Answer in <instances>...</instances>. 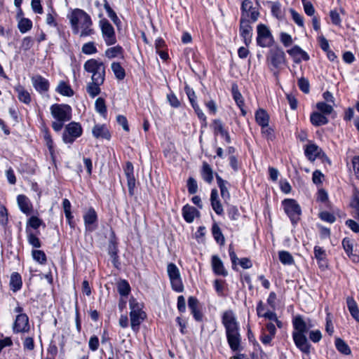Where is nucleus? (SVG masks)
Wrapping results in <instances>:
<instances>
[{
    "instance_id": "30",
    "label": "nucleus",
    "mask_w": 359,
    "mask_h": 359,
    "mask_svg": "<svg viewBox=\"0 0 359 359\" xmlns=\"http://www.w3.org/2000/svg\"><path fill=\"white\" fill-rule=\"evenodd\" d=\"M108 253L112 259L113 264L117 267L118 263V248L114 239H111L108 245Z\"/></svg>"
},
{
    "instance_id": "61",
    "label": "nucleus",
    "mask_w": 359,
    "mask_h": 359,
    "mask_svg": "<svg viewBox=\"0 0 359 359\" xmlns=\"http://www.w3.org/2000/svg\"><path fill=\"white\" fill-rule=\"evenodd\" d=\"M318 41L319 43V46L320 48L324 51H327L330 49V45L327 39L323 36L321 35L318 36Z\"/></svg>"
},
{
    "instance_id": "28",
    "label": "nucleus",
    "mask_w": 359,
    "mask_h": 359,
    "mask_svg": "<svg viewBox=\"0 0 359 359\" xmlns=\"http://www.w3.org/2000/svg\"><path fill=\"white\" fill-rule=\"evenodd\" d=\"M246 1H247V0H244L242 2V5H241L243 15L241 18V27H240L241 35L243 38V41L245 44H247V20H245L244 13L245 11Z\"/></svg>"
},
{
    "instance_id": "41",
    "label": "nucleus",
    "mask_w": 359,
    "mask_h": 359,
    "mask_svg": "<svg viewBox=\"0 0 359 359\" xmlns=\"http://www.w3.org/2000/svg\"><path fill=\"white\" fill-rule=\"evenodd\" d=\"M202 176L203 180L208 183H211L213 180V173L211 168L207 163H203Z\"/></svg>"
},
{
    "instance_id": "53",
    "label": "nucleus",
    "mask_w": 359,
    "mask_h": 359,
    "mask_svg": "<svg viewBox=\"0 0 359 359\" xmlns=\"http://www.w3.org/2000/svg\"><path fill=\"white\" fill-rule=\"evenodd\" d=\"M280 41L285 47L291 46L293 42L292 36L286 32L280 33Z\"/></svg>"
},
{
    "instance_id": "24",
    "label": "nucleus",
    "mask_w": 359,
    "mask_h": 359,
    "mask_svg": "<svg viewBox=\"0 0 359 359\" xmlns=\"http://www.w3.org/2000/svg\"><path fill=\"white\" fill-rule=\"evenodd\" d=\"M93 135L96 138L109 140L111 135L104 125H95L92 130Z\"/></svg>"
},
{
    "instance_id": "14",
    "label": "nucleus",
    "mask_w": 359,
    "mask_h": 359,
    "mask_svg": "<svg viewBox=\"0 0 359 359\" xmlns=\"http://www.w3.org/2000/svg\"><path fill=\"white\" fill-rule=\"evenodd\" d=\"M83 220L87 231H93L97 227V215L95 210L90 208L83 215Z\"/></svg>"
},
{
    "instance_id": "57",
    "label": "nucleus",
    "mask_w": 359,
    "mask_h": 359,
    "mask_svg": "<svg viewBox=\"0 0 359 359\" xmlns=\"http://www.w3.org/2000/svg\"><path fill=\"white\" fill-rule=\"evenodd\" d=\"M23 348L27 351H32L34 348V339L31 337H25L22 342Z\"/></svg>"
},
{
    "instance_id": "54",
    "label": "nucleus",
    "mask_w": 359,
    "mask_h": 359,
    "mask_svg": "<svg viewBox=\"0 0 359 359\" xmlns=\"http://www.w3.org/2000/svg\"><path fill=\"white\" fill-rule=\"evenodd\" d=\"M187 188L188 191L190 194H194L197 192L198 191V184L196 181L192 178L189 177L187 181Z\"/></svg>"
},
{
    "instance_id": "16",
    "label": "nucleus",
    "mask_w": 359,
    "mask_h": 359,
    "mask_svg": "<svg viewBox=\"0 0 359 359\" xmlns=\"http://www.w3.org/2000/svg\"><path fill=\"white\" fill-rule=\"evenodd\" d=\"M323 152L321 148H320L316 144H309L305 146L304 154L309 161H314L316 158L320 156V154Z\"/></svg>"
},
{
    "instance_id": "7",
    "label": "nucleus",
    "mask_w": 359,
    "mask_h": 359,
    "mask_svg": "<svg viewBox=\"0 0 359 359\" xmlns=\"http://www.w3.org/2000/svg\"><path fill=\"white\" fill-rule=\"evenodd\" d=\"M257 43L262 48H270L275 45V40L269 28L264 25L259 24L257 27Z\"/></svg>"
},
{
    "instance_id": "19",
    "label": "nucleus",
    "mask_w": 359,
    "mask_h": 359,
    "mask_svg": "<svg viewBox=\"0 0 359 359\" xmlns=\"http://www.w3.org/2000/svg\"><path fill=\"white\" fill-rule=\"evenodd\" d=\"M341 245L347 256L351 259L352 262H357L358 258L356 254L353 253V243L351 239L348 237L343 238Z\"/></svg>"
},
{
    "instance_id": "17",
    "label": "nucleus",
    "mask_w": 359,
    "mask_h": 359,
    "mask_svg": "<svg viewBox=\"0 0 359 359\" xmlns=\"http://www.w3.org/2000/svg\"><path fill=\"white\" fill-rule=\"evenodd\" d=\"M144 316L145 314L142 310L139 311H130V325L133 330L137 332L139 330V325L143 320Z\"/></svg>"
},
{
    "instance_id": "10",
    "label": "nucleus",
    "mask_w": 359,
    "mask_h": 359,
    "mask_svg": "<svg viewBox=\"0 0 359 359\" xmlns=\"http://www.w3.org/2000/svg\"><path fill=\"white\" fill-rule=\"evenodd\" d=\"M167 272L170 280L172 287L177 292H182L184 287L182 282L179 269L173 263H170L167 266Z\"/></svg>"
},
{
    "instance_id": "64",
    "label": "nucleus",
    "mask_w": 359,
    "mask_h": 359,
    "mask_svg": "<svg viewBox=\"0 0 359 359\" xmlns=\"http://www.w3.org/2000/svg\"><path fill=\"white\" fill-rule=\"evenodd\" d=\"M351 161L355 177L359 180V156H354Z\"/></svg>"
},
{
    "instance_id": "15",
    "label": "nucleus",
    "mask_w": 359,
    "mask_h": 359,
    "mask_svg": "<svg viewBox=\"0 0 359 359\" xmlns=\"http://www.w3.org/2000/svg\"><path fill=\"white\" fill-rule=\"evenodd\" d=\"M34 88L40 93L47 92L49 88L48 81L40 75H36L32 78Z\"/></svg>"
},
{
    "instance_id": "26",
    "label": "nucleus",
    "mask_w": 359,
    "mask_h": 359,
    "mask_svg": "<svg viewBox=\"0 0 359 359\" xmlns=\"http://www.w3.org/2000/svg\"><path fill=\"white\" fill-rule=\"evenodd\" d=\"M232 95L235 102H236L238 107L240 108L241 111L242 115L245 116L246 111L244 109V100L242 95L238 90V86L235 84L232 86Z\"/></svg>"
},
{
    "instance_id": "52",
    "label": "nucleus",
    "mask_w": 359,
    "mask_h": 359,
    "mask_svg": "<svg viewBox=\"0 0 359 359\" xmlns=\"http://www.w3.org/2000/svg\"><path fill=\"white\" fill-rule=\"evenodd\" d=\"M309 332V339L313 343H318L322 339V333L320 330H310Z\"/></svg>"
},
{
    "instance_id": "4",
    "label": "nucleus",
    "mask_w": 359,
    "mask_h": 359,
    "mask_svg": "<svg viewBox=\"0 0 359 359\" xmlns=\"http://www.w3.org/2000/svg\"><path fill=\"white\" fill-rule=\"evenodd\" d=\"M266 62L273 75L278 76L280 71L287 64L286 55L283 49L277 44L269 48L266 55Z\"/></svg>"
},
{
    "instance_id": "58",
    "label": "nucleus",
    "mask_w": 359,
    "mask_h": 359,
    "mask_svg": "<svg viewBox=\"0 0 359 359\" xmlns=\"http://www.w3.org/2000/svg\"><path fill=\"white\" fill-rule=\"evenodd\" d=\"M324 175L321 171L316 170L312 174V180L315 184H320L323 182Z\"/></svg>"
},
{
    "instance_id": "18",
    "label": "nucleus",
    "mask_w": 359,
    "mask_h": 359,
    "mask_svg": "<svg viewBox=\"0 0 359 359\" xmlns=\"http://www.w3.org/2000/svg\"><path fill=\"white\" fill-rule=\"evenodd\" d=\"M310 121L313 126L318 127L329 123L327 116L318 111H313L310 115Z\"/></svg>"
},
{
    "instance_id": "27",
    "label": "nucleus",
    "mask_w": 359,
    "mask_h": 359,
    "mask_svg": "<svg viewBox=\"0 0 359 359\" xmlns=\"http://www.w3.org/2000/svg\"><path fill=\"white\" fill-rule=\"evenodd\" d=\"M346 304L351 316L359 323V309L357 302L353 297H348Z\"/></svg>"
},
{
    "instance_id": "32",
    "label": "nucleus",
    "mask_w": 359,
    "mask_h": 359,
    "mask_svg": "<svg viewBox=\"0 0 359 359\" xmlns=\"http://www.w3.org/2000/svg\"><path fill=\"white\" fill-rule=\"evenodd\" d=\"M123 49L120 46H116L109 48L104 52L105 56L109 59H112L118 56L123 57Z\"/></svg>"
},
{
    "instance_id": "51",
    "label": "nucleus",
    "mask_w": 359,
    "mask_h": 359,
    "mask_svg": "<svg viewBox=\"0 0 359 359\" xmlns=\"http://www.w3.org/2000/svg\"><path fill=\"white\" fill-rule=\"evenodd\" d=\"M118 290L121 295H128L130 290L128 283L126 280H121L118 285Z\"/></svg>"
},
{
    "instance_id": "55",
    "label": "nucleus",
    "mask_w": 359,
    "mask_h": 359,
    "mask_svg": "<svg viewBox=\"0 0 359 359\" xmlns=\"http://www.w3.org/2000/svg\"><path fill=\"white\" fill-rule=\"evenodd\" d=\"M213 129L215 134L222 135L226 130L220 120H215L213 121Z\"/></svg>"
},
{
    "instance_id": "11",
    "label": "nucleus",
    "mask_w": 359,
    "mask_h": 359,
    "mask_svg": "<svg viewBox=\"0 0 359 359\" xmlns=\"http://www.w3.org/2000/svg\"><path fill=\"white\" fill-rule=\"evenodd\" d=\"M50 112L59 121H67L72 118V109L67 104H54L50 107Z\"/></svg>"
},
{
    "instance_id": "50",
    "label": "nucleus",
    "mask_w": 359,
    "mask_h": 359,
    "mask_svg": "<svg viewBox=\"0 0 359 359\" xmlns=\"http://www.w3.org/2000/svg\"><path fill=\"white\" fill-rule=\"evenodd\" d=\"M290 13H291V16L294 22L300 27H303L304 26V18L302 15H301L299 13H297L294 9L290 8Z\"/></svg>"
},
{
    "instance_id": "60",
    "label": "nucleus",
    "mask_w": 359,
    "mask_h": 359,
    "mask_svg": "<svg viewBox=\"0 0 359 359\" xmlns=\"http://www.w3.org/2000/svg\"><path fill=\"white\" fill-rule=\"evenodd\" d=\"M167 100L172 107L177 108L180 106V102L173 93L168 94L167 95Z\"/></svg>"
},
{
    "instance_id": "48",
    "label": "nucleus",
    "mask_w": 359,
    "mask_h": 359,
    "mask_svg": "<svg viewBox=\"0 0 359 359\" xmlns=\"http://www.w3.org/2000/svg\"><path fill=\"white\" fill-rule=\"evenodd\" d=\"M82 53L86 55H92L97 52V49L93 41L86 43L83 45L81 48Z\"/></svg>"
},
{
    "instance_id": "63",
    "label": "nucleus",
    "mask_w": 359,
    "mask_h": 359,
    "mask_svg": "<svg viewBox=\"0 0 359 359\" xmlns=\"http://www.w3.org/2000/svg\"><path fill=\"white\" fill-rule=\"evenodd\" d=\"M88 346L89 348L93 351H95L98 349L99 347V339L97 336H93L90 338L88 341Z\"/></svg>"
},
{
    "instance_id": "45",
    "label": "nucleus",
    "mask_w": 359,
    "mask_h": 359,
    "mask_svg": "<svg viewBox=\"0 0 359 359\" xmlns=\"http://www.w3.org/2000/svg\"><path fill=\"white\" fill-rule=\"evenodd\" d=\"M271 14L276 18L280 20L283 15L281 10V4L279 1L273 2L271 7Z\"/></svg>"
},
{
    "instance_id": "9",
    "label": "nucleus",
    "mask_w": 359,
    "mask_h": 359,
    "mask_svg": "<svg viewBox=\"0 0 359 359\" xmlns=\"http://www.w3.org/2000/svg\"><path fill=\"white\" fill-rule=\"evenodd\" d=\"M81 125L76 122H71L65 126L62 134V140L66 144H72L75 140L82 135Z\"/></svg>"
},
{
    "instance_id": "6",
    "label": "nucleus",
    "mask_w": 359,
    "mask_h": 359,
    "mask_svg": "<svg viewBox=\"0 0 359 359\" xmlns=\"http://www.w3.org/2000/svg\"><path fill=\"white\" fill-rule=\"evenodd\" d=\"M284 211L290 218L293 226H295L300 220L302 208L296 200L286 198L282 201Z\"/></svg>"
},
{
    "instance_id": "21",
    "label": "nucleus",
    "mask_w": 359,
    "mask_h": 359,
    "mask_svg": "<svg viewBox=\"0 0 359 359\" xmlns=\"http://www.w3.org/2000/svg\"><path fill=\"white\" fill-rule=\"evenodd\" d=\"M255 117L256 123L260 127L267 126L269 123V115L267 111L263 109H259L257 110L255 114Z\"/></svg>"
},
{
    "instance_id": "25",
    "label": "nucleus",
    "mask_w": 359,
    "mask_h": 359,
    "mask_svg": "<svg viewBox=\"0 0 359 359\" xmlns=\"http://www.w3.org/2000/svg\"><path fill=\"white\" fill-rule=\"evenodd\" d=\"M212 266L213 271L216 274L222 275L224 276H226L227 275V271L225 270L223 263L218 256H212Z\"/></svg>"
},
{
    "instance_id": "13",
    "label": "nucleus",
    "mask_w": 359,
    "mask_h": 359,
    "mask_svg": "<svg viewBox=\"0 0 359 359\" xmlns=\"http://www.w3.org/2000/svg\"><path fill=\"white\" fill-rule=\"evenodd\" d=\"M287 53L297 64L300 63L302 60L309 61L310 59L309 54L298 45H294L292 48L287 50Z\"/></svg>"
},
{
    "instance_id": "20",
    "label": "nucleus",
    "mask_w": 359,
    "mask_h": 359,
    "mask_svg": "<svg viewBox=\"0 0 359 359\" xmlns=\"http://www.w3.org/2000/svg\"><path fill=\"white\" fill-rule=\"evenodd\" d=\"M20 209L26 215H29L32 210V205L29 198L25 195H19L17 198Z\"/></svg>"
},
{
    "instance_id": "2",
    "label": "nucleus",
    "mask_w": 359,
    "mask_h": 359,
    "mask_svg": "<svg viewBox=\"0 0 359 359\" xmlns=\"http://www.w3.org/2000/svg\"><path fill=\"white\" fill-rule=\"evenodd\" d=\"M67 18L69 20L72 32L79 34L80 37L93 35L95 29L93 27V20L90 15L80 8L73 9Z\"/></svg>"
},
{
    "instance_id": "34",
    "label": "nucleus",
    "mask_w": 359,
    "mask_h": 359,
    "mask_svg": "<svg viewBox=\"0 0 359 359\" xmlns=\"http://www.w3.org/2000/svg\"><path fill=\"white\" fill-rule=\"evenodd\" d=\"M111 69L114 74L115 77L118 80H123L126 76L124 69L119 62H114L111 65Z\"/></svg>"
},
{
    "instance_id": "62",
    "label": "nucleus",
    "mask_w": 359,
    "mask_h": 359,
    "mask_svg": "<svg viewBox=\"0 0 359 359\" xmlns=\"http://www.w3.org/2000/svg\"><path fill=\"white\" fill-rule=\"evenodd\" d=\"M286 98L290 104V109L292 110L297 109L298 106V101L295 96L292 94H287Z\"/></svg>"
},
{
    "instance_id": "33",
    "label": "nucleus",
    "mask_w": 359,
    "mask_h": 359,
    "mask_svg": "<svg viewBox=\"0 0 359 359\" xmlns=\"http://www.w3.org/2000/svg\"><path fill=\"white\" fill-rule=\"evenodd\" d=\"M278 258L280 262L284 265H292L294 264V259L290 252L285 250L278 252Z\"/></svg>"
},
{
    "instance_id": "43",
    "label": "nucleus",
    "mask_w": 359,
    "mask_h": 359,
    "mask_svg": "<svg viewBox=\"0 0 359 359\" xmlns=\"http://www.w3.org/2000/svg\"><path fill=\"white\" fill-rule=\"evenodd\" d=\"M95 107L97 112L100 115L105 116L107 114V107L105 104L104 99L102 97H98L96 99L95 102Z\"/></svg>"
},
{
    "instance_id": "40",
    "label": "nucleus",
    "mask_w": 359,
    "mask_h": 359,
    "mask_svg": "<svg viewBox=\"0 0 359 359\" xmlns=\"http://www.w3.org/2000/svg\"><path fill=\"white\" fill-rule=\"evenodd\" d=\"M216 179H217V184L220 189L222 197L225 200L229 199L230 197V195H229V191L227 189V187L226 186L227 182L226 181L223 180L219 175L216 176Z\"/></svg>"
},
{
    "instance_id": "1",
    "label": "nucleus",
    "mask_w": 359,
    "mask_h": 359,
    "mask_svg": "<svg viewBox=\"0 0 359 359\" xmlns=\"http://www.w3.org/2000/svg\"><path fill=\"white\" fill-rule=\"evenodd\" d=\"M292 324V337L296 347L302 353L310 355L312 346L306 337V334L314 327L313 320L309 318L305 320L302 315L298 314L293 316Z\"/></svg>"
},
{
    "instance_id": "5",
    "label": "nucleus",
    "mask_w": 359,
    "mask_h": 359,
    "mask_svg": "<svg viewBox=\"0 0 359 359\" xmlns=\"http://www.w3.org/2000/svg\"><path fill=\"white\" fill-rule=\"evenodd\" d=\"M86 72L90 73L91 80L95 81H104L105 80V65L96 59L88 60L83 65Z\"/></svg>"
},
{
    "instance_id": "37",
    "label": "nucleus",
    "mask_w": 359,
    "mask_h": 359,
    "mask_svg": "<svg viewBox=\"0 0 359 359\" xmlns=\"http://www.w3.org/2000/svg\"><path fill=\"white\" fill-rule=\"evenodd\" d=\"M261 133L262 136L266 139L268 142L273 141L276 139L275 132L273 128L267 125V126L261 127Z\"/></svg>"
},
{
    "instance_id": "59",
    "label": "nucleus",
    "mask_w": 359,
    "mask_h": 359,
    "mask_svg": "<svg viewBox=\"0 0 359 359\" xmlns=\"http://www.w3.org/2000/svg\"><path fill=\"white\" fill-rule=\"evenodd\" d=\"M42 223V220L35 216L31 217L28 221V224L34 229H38Z\"/></svg>"
},
{
    "instance_id": "49",
    "label": "nucleus",
    "mask_w": 359,
    "mask_h": 359,
    "mask_svg": "<svg viewBox=\"0 0 359 359\" xmlns=\"http://www.w3.org/2000/svg\"><path fill=\"white\" fill-rule=\"evenodd\" d=\"M318 217L323 222L333 224L336 221V217L328 211H322L318 213Z\"/></svg>"
},
{
    "instance_id": "35",
    "label": "nucleus",
    "mask_w": 359,
    "mask_h": 359,
    "mask_svg": "<svg viewBox=\"0 0 359 359\" xmlns=\"http://www.w3.org/2000/svg\"><path fill=\"white\" fill-rule=\"evenodd\" d=\"M335 346L339 352L348 355L351 354V351L348 345L341 339L337 338L335 340Z\"/></svg>"
},
{
    "instance_id": "44",
    "label": "nucleus",
    "mask_w": 359,
    "mask_h": 359,
    "mask_svg": "<svg viewBox=\"0 0 359 359\" xmlns=\"http://www.w3.org/2000/svg\"><path fill=\"white\" fill-rule=\"evenodd\" d=\"M313 253L318 264H320V262H325L326 258V252L323 248L316 245L313 249Z\"/></svg>"
},
{
    "instance_id": "22",
    "label": "nucleus",
    "mask_w": 359,
    "mask_h": 359,
    "mask_svg": "<svg viewBox=\"0 0 359 359\" xmlns=\"http://www.w3.org/2000/svg\"><path fill=\"white\" fill-rule=\"evenodd\" d=\"M198 211L193 206L186 205L182 208V215L184 220L188 223H191L195 217L198 214Z\"/></svg>"
},
{
    "instance_id": "42",
    "label": "nucleus",
    "mask_w": 359,
    "mask_h": 359,
    "mask_svg": "<svg viewBox=\"0 0 359 359\" xmlns=\"http://www.w3.org/2000/svg\"><path fill=\"white\" fill-rule=\"evenodd\" d=\"M60 94L65 96H72L74 95V91L71 88V87L65 82H60L56 90Z\"/></svg>"
},
{
    "instance_id": "31",
    "label": "nucleus",
    "mask_w": 359,
    "mask_h": 359,
    "mask_svg": "<svg viewBox=\"0 0 359 359\" xmlns=\"http://www.w3.org/2000/svg\"><path fill=\"white\" fill-rule=\"evenodd\" d=\"M15 91L18 93V98L20 102L27 104H29L31 102V95L22 86H17L15 88Z\"/></svg>"
},
{
    "instance_id": "12",
    "label": "nucleus",
    "mask_w": 359,
    "mask_h": 359,
    "mask_svg": "<svg viewBox=\"0 0 359 359\" xmlns=\"http://www.w3.org/2000/svg\"><path fill=\"white\" fill-rule=\"evenodd\" d=\"M29 318L25 313L18 314L13 323V330L14 332H27L29 330Z\"/></svg>"
},
{
    "instance_id": "29",
    "label": "nucleus",
    "mask_w": 359,
    "mask_h": 359,
    "mask_svg": "<svg viewBox=\"0 0 359 359\" xmlns=\"http://www.w3.org/2000/svg\"><path fill=\"white\" fill-rule=\"evenodd\" d=\"M22 285V278L18 272H13L11 276L10 287L13 292L20 290Z\"/></svg>"
},
{
    "instance_id": "38",
    "label": "nucleus",
    "mask_w": 359,
    "mask_h": 359,
    "mask_svg": "<svg viewBox=\"0 0 359 359\" xmlns=\"http://www.w3.org/2000/svg\"><path fill=\"white\" fill-rule=\"evenodd\" d=\"M316 108L318 112L327 116L331 114L334 111L333 107L325 102H318L316 104Z\"/></svg>"
},
{
    "instance_id": "47",
    "label": "nucleus",
    "mask_w": 359,
    "mask_h": 359,
    "mask_svg": "<svg viewBox=\"0 0 359 359\" xmlns=\"http://www.w3.org/2000/svg\"><path fill=\"white\" fill-rule=\"evenodd\" d=\"M297 85L299 88L305 94H308L310 92V84L308 79L302 76L298 79Z\"/></svg>"
},
{
    "instance_id": "39",
    "label": "nucleus",
    "mask_w": 359,
    "mask_h": 359,
    "mask_svg": "<svg viewBox=\"0 0 359 359\" xmlns=\"http://www.w3.org/2000/svg\"><path fill=\"white\" fill-rule=\"evenodd\" d=\"M212 233L217 243L220 245H223L224 243V237L219 226L216 223L213 224L212 226Z\"/></svg>"
},
{
    "instance_id": "8",
    "label": "nucleus",
    "mask_w": 359,
    "mask_h": 359,
    "mask_svg": "<svg viewBox=\"0 0 359 359\" xmlns=\"http://www.w3.org/2000/svg\"><path fill=\"white\" fill-rule=\"evenodd\" d=\"M102 36L107 46H112L116 43L115 30L108 20L103 18L99 21Z\"/></svg>"
},
{
    "instance_id": "3",
    "label": "nucleus",
    "mask_w": 359,
    "mask_h": 359,
    "mask_svg": "<svg viewBox=\"0 0 359 359\" xmlns=\"http://www.w3.org/2000/svg\"><path fill=\"white\" fill-rule=\"evenodd\" d=\"M222 322L226 330L228 343L233 351L238 349L241 343L239 327L235 314L229 310L223 313Z\"/></svg>"
},
{
    "instance_id": "56",
    "label": "nucleus",
    "mask_w": 359,
    "mask_h": 359,
    "mask_svg": "<svg viewBox=\"0 0 359 359\" xmlns=\"http://www.w3.org/2000/svg\"><path fill=\"white\" fill-rule=\"evenodd\" d=\"M330 17L333 25L337 26H339L341 25V20L339 13L336 10L330 11Z\"/></svg>"
},
{
    "instance_id": "46",
    "label": "nucleus",
    "mask_w": 359,
    "mask_h": 359,
    "mask_svg": "<svg viewBox=\"0 0 359 359\" xmlns=\"http://www.w3.org/2000/svg\"><path fill=\"white\" fill-rule=\"evenodd\" d=\"M33 259L40 264H44L46 262L45 252L40 250H34L32 252Z\"/></svg>"
},
{
    "instance_id": "36",
    "label": "nucleus",
    "mask_w": 359,
    "mask_h": 359,
    "mask_svg": "<svg viewBox=\"0 0 359 359\" xmlns=\"http://www.w3.org/2000/svg\"><path fill=\"white\" fill-rule=\"evenodd\" d=\"M18 27L21 33L25 34L32 29V22L28 18H22L18 22Z\"/></svg>"
},
{
    "instance_id": "23",
    "label": "nucleus",
    "mask_w": 359,
    "mask_h": 359,
    "mask_svg": "<svg viewBox=\"0 0 359 359\" xmlns=\"http://www.w3.org/2000/svg\"><path fill=\"white\" fill-rule=\"evenodd\" d=\"M103 83L104 81H95L91 80V82H89L86 86V91L89 96L94 98L98 95L101 92L100 86Z\"/></svg>"
}]
</instances>
